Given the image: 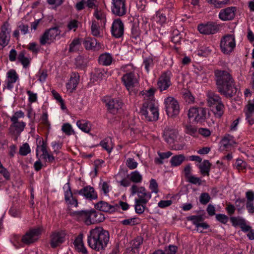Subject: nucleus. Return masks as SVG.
Segmentation results:
<instances>
[{
  "mask_svg": "<svg viewBox=\"0 0 254 254\" xmlns=\"http://www.w3.org/2000/svg\"><path fill=\"white\" fill-rule=\"evenodd\" d=\"M24 116V113L22 111H19L15 112L14 114L10 117L11 124L21 122L22 121H20L19 120L20 119L23 118Z\"/></svg>",
  "mask_w": 254,
  "mask_h": 254,
  "instance_id": "nucleus-42",
  "label": "nucleus"
},
{
  "mask_svg": "<svg viewBox=\"0 0 254 254\" xmlns=\"http://www.w3.org/2000/svg\"><path fill=\"white\" fill-rule=\"evenodd\" d=\"M234 137L229 134H225L221 141V144L225 148H228L236 144Z\"/></svg>",
  "mask_w": 254,
  "mask_h": 254,
  "instance_id": "nucleus-30",
  "label": "nucleus"
},
{
  "mask_svg": "<svg viewBox=\"0 0 254 254\" xmlns=\"http://www.w3.org/2000/svg\"><path fill=\"white\" fill-rule=\"evenodd\" d=\"M107 74L103 68H95L92 73V78L96 81H100L106 78Z\"/></svg>",
  "mask_w": 254,
  "mask_h": 254,
  "instance_id": "nucleus-32",
  "label": "nucleus"
},
{
  "mask_svg": "<svg viewBox=\"0 0 254 254\" xmlns=\"http://www.w3.org/2000/svg\"><path fill=\"white\" fill-rule=\"evenodd\" d=\"M235 166L239 170H242L246 168L247 163L243 160L238 159L235 163Z\"/></svg>",
  "mask_w": 254,
  "mask_h": 254,
  "instance_id": "nucleus-58",
  "label": "nucleus"
},
{
  "mask_svg": "<svg viewBox=\"0 0 254 254\" xmlns=\"http://www.w3.org/2000/svg\"><path fill=\"white\" fill-rule=\"evenodd\" d=\"M217 88L219 92L226 97H232L237 92L231 74L226 70L217 69L214 71Z\"/></svg>",
  "mask_w": 254,
  "mask_h": 254,
  "instance_id": "nucleus-1",
  "label": "nucleus"
},
{
  "mask_svg": "<svg viewBox=\"0 0 254 254\" xmlns=\"http://www.w3.org/2000/svg\"><path fill=\"white\" fill-rule=\"evenodd\" d=\"M36 76L38 77V80L39 81L43 82L45 81L47 77V71L44 70H39L36 74Z\"/></svg>",
  "mask_w": 254,
  "mask_h": 254,
  "instance_id": "nucleus-57",
  "label": "nucleus"
},
{
  "mask_svg": "<svg viewBox=\"0 0 254 254\" xmlns=\"http://www.w3.org/2000/svg\"><path fill=\"white\" fill-rule=\"evenodd\" d=\"M93 16L99 21L101 26H104L106 22V14L105 12L99 9L96 8L93 13Z\"/></svg>",
  "mask_w": 254,
  "mask_h": 254,
  "instance_id": "nucleus-29",
  "label": "nucleus"
},
{
  "mask_svg": "<svg viewBox=\"0 0 254 254\" xmlns=\"http://www.w3.org/2000/svg\"><path fill=\"white\" fill-rule=\"evenodd\" d=\"M154 19L157 23L160 25L164 24L167 20L166 16L160 12H156L155 16L154 17Z\"/></svg>",
  "mask_w": 254,
  "mask_h": 254,
  "instance_id": "nucleus-49",
  "label": "nucleus"
},
{
  "mask_svg": "<svg viewBox=\"0 0 254 254\" xmlns=\"http://www.w3.org/2000/svg\"><path fill=\"white\" fill-rule=\"evenodd\" d=\"M42 229L40 227L30 229L22 238V241L26 244H30L36 241L41 235Z\"/></svg>",
  "mask_w": 254,
  "mask_h": 254,
  "instance_id": "nucleus-12",
  "label": "nucleus"
},
{
  "mask_svg": "<svg viewBox=\"0 0 254 254\" xmlns=\"http://www.w3.org/2000/svg\"><path fill=\"white\" fill-rule=\"evenodd\" d=\"M75 248L83 254L87 253V250L85 248L83 242V235H79L75 239L74 242Z\"/></svg>",
  "mask_w": 254,
  "mask_h": 254,
  "instance_id": "nucleus-33",
  "label": "nucleus"
},
{
  "mask_svg": "<svg viewBox=\"0 0 254 254\" xmlns=\"http://www.w3.org/2000/svg\"><path fill=\"white\" fill-rule=\"evenodd\" d=\"M100 24L96 21L93 20L91 27L92 34L96 37L100 36Z\"/></svg>",
  "mask_w": 254,
  "mask_h": 254,
  "instance_id": "nucleus-46",
  "label": "nucleus"
},
{
  "mask_svg": "<svg viewBox=\"0 0 254 254\" xmlns=\"http://www.w3.org/2000/svg\"><path fill=\"white\" fill-rule=\"evenodd\" d=\"M130 180L135 183H141L142 180V175L137 171L132 172L130 174Z\"/></svg>",
  "mask_w": 254,
  "mask_h": 254,
  "instance_id": "nucleus-45",
  "label": "nucleus"
},
{
  "mask_svg": "<svg viewBox=\"0 0 254 254\" xmlns=\"http://www.w3.org/2000/svg\"><path fill=\"white\" fill-rule=\"evenodd\" d=\"M230 221L233 226L235 227L239 226L241 227L246 220L241 217H231Z\"/></svg>",
  "mask_w": 254,
  "mask_h": 254,
  "instance_id": "nucleus-47",
  "label": "nucleus"
},
{
  "mask_svg": "<svg viewBox=\"0 0 254 254\" xmlns=\"http://www.w3.org/2000/svg\"><path fill=\"white\" fill-rule=\"evenodd\" d=\"M86 50L98 51L102 48V45L95 38H86L83 42Z\"/></svg>",
  "mask_w": 254,
  "mask_h": 254,
  "instance_id": "nucleus-25",
  "label": "nucleus"
},
{
  "mask_svg": "<svg viewBox=\"0 0 254 254\" xmlns=\"http://www.w3.org/2000/svg\"><path fill=\"white\" fill-rule=\"evenodd\" d=\"M109 239L108 231L102 227H98L90 231L88 236V243L91 248L100 251L107 247Z\"/></svg>",
  "mask_w": 254,
  "mask_h": 254,
  "instance_id": "nucleus-2",
  "label": "nucleus"
},
{
  "mask_svg": "<svg viewBox=\"0 0 254 254\" xmlns=\"http://www.w3.org/2000/svg\"><path fill=\"white\" fill-rule=\"evenodd\" d=\"M197 132L196 128L191 125H187L185 127V132L192 136H194Z\"/></svg>",
  "mask_w": 254,
  "mask_h": 254,
  "instance_id": "nucleus-55",
  "label": "nucleus"
},
{
  "mask_svg": "<svg viewBox=\"0 0 254 254\" xmlns=\"http://www.w3.org/2000/svg\"><path fill=\"white\" fill-rule=\"evenodd\" d=\"M31 151L29 144L27 143H23L19 148V153L22 156H26Z\"/></svg>",
  "mask_w": 254,
  "mask_h": 254,
  "instance_id": "nucleus-50",
  "label": "nucleus"
},
{
  "mask_svg": "<svg viewBox=\"0 0 254 254\" xmlns=\"http://www.w3.org/2000/svg\"><path fill=\"white\" fill-rule=\"evenodd\" d=\"M65 235L63 232H55L50 237V245L51 248H56L60 246L65 241Z\"/></svg>",
  "mask_w": 254,
  "mask_h": 254,
  "instance_id": "nucleus-17",
  "label": "nucleus"
},
{
  "mask_svg": "<svg viewBox=\"0 0 254 254\" xmlns=\"http://www.w3.org/2000/svg\"><path fill=\"white\" fill-rule=\"evenodd\" d=\"M215 108L214 110V113L215 117L220 118H221L224 112L225 106L222 102H221L217 105H215Z\"/></svg>",
  "mask_w": 254,
  "mask_h": 254,
  "instance_id": "nucleus-41",
  "label": "nucleus"
},
{
  "mask_svg": "<svg viewBox=\"0 0 254 254\" xmlns=\"http://www.w3.org/2000/svg\"><path fill=\"white\" fill-rule=\"evenodd\" d=\"M149 189L151 190L152 192L157 193L158 192L157 183L153 179H151L150 181Z\"/></svg>",
  "mask_w": 254,
  "mask_h": 254,
  "instance_id": "nucleus-59",
  "label": "nucleus"
},
{
  "mask_svg": "<svg viewBox=\"0 0 254 254\" xmlns=\"http://www.w3.org/2000/svg\"><path fill=\"white\" fill-rule=\"evenodd\" d=\"M185 160V156L183 154H179L173 156L170 159V164L172 167L180 166Z\"/></svg>",
  "mask_w": 254,
  "mask_h": 254,
  "instance_id": "nucleus-37",
  "label": "nucleus"
},
{
  "mask_svg": "<svg viewBox=\"0 0 254 254\" xmlns=\"http://www.w3.org/2000/svg\"><path fill=\"white\" fill-rule=\"evenodd\" d=\"M129 190L132 196L135 194H137L138 198L135 199L142 201L144 203H147L151 198V193L147 191L143 187H138L136 185H133Z\"/></svg>",
  "mask_w": 254,
  "mask_h": 254,
  "instance_id": "nucleus-9",
  "label": "nucleus"
},
{
  "mask_svg": "<svg viewBox=\"0 0 254 254\" xmlns=\"http://www.w3.org/2000/svg\"><path fill=\"white\" fill-rule=\"evenodd\" d=\"M236 11L237 8L235 6L222 9L219 13V18L222 21L231 20L235 18Z\"/></svg>",
  "mask_w": 254,
  "mask_h": 254,
  "instance_id": "nucleus-19",
  "label": "nucleus"
},
{
  "mask_svg": "<svg viewBox=\"0 0 254 254\" xmlns=\"http://www.w3.org/2000/svg\"><path fill=\"white\" fill-rule=\"evenodd\" d=\"M207 101L210 106H213L222 102L220 96L211 91L207 93Z\"/></svg>",
  "mask_w": 254,
  "mask_h": 254,
  "instance_id": "nucleus-28",
  "label": "nucleus"
},
{
  "mask_svg": "<svg viewBox=\"0 0 254 254\" xmlns=\"http://www.w3.org/2000/svg\"><path fill=\"white\" fill-rule=\"evenodd\" d=\"M18 79V75L14 69L9 70L6 74L4 87L9 90L12 89Z\"/></svg>",
  "mask_w": 254,
  "mask_h": 254,
  "instance_id": "nucleus-20",
  "label": "nucleus"
},
{
  "mask_svg": "<svg viewBox=\"0 0 254 254\" xmlns=\"http://www.w3.org/2000/svg\"><path fill=\"white\" fill-rule=\"evenodd\" d=\"M62 130L67 135H70L73 133L71 126L68 123L64 124L62 126Z\"/></svg>",
  "mask_w": 254,
  "mask_h": 254,
  "instance_id": "nucleus-52",
  "label": "nucleus"
},
{
  "mask_svg": "<svg viewBox=\"0 0 254 254\" xmlns=\"http://www.w3.org/2000/svg\"><path fill=\"white\" fill-rule=\"evenodd\" d=\"M77 126L83 131L88 133L91 130V124L86 120H79L76 122Z\"/></svg>",
  "mask_w": 254,
  "mask_h": 254,
  "instance_id": "nucleus-35",
  "label": "nucleus"
},
{
  "mask_svg": "<svg viewBox=\"0 0 254 254\" xmlns=\"http://www.w3.org/2000/svg\"><path fill=\"white\" fill-rule=\"evenodd\" d=\"M79 81V75L78 73L73 72L71 74L69 81L66 84V87L69 92L75 90Z\"/></svg>",
  "mask_w": 254,
  "mask_h": 254,
  "instance_id": "nucleus-27",
  "label": "nucleus"
},
{
  "mask_svg": "<svg viewBox=\"0 0 254 254\" xmlns=\"http://www.w3.org/2000/svg\"><path fill=\"white\" fill-rule=\"evenodd\" d=\"M75 214L79 220L84 221L87 225L100 223L105 220L104 214L95 210L77 211Z\"/></svg>",
  "mask_w": 254,
  "mask_h": 254,
  "instance_id": "nucleus-5",
  "label": "nucleus"
},
{
  "mask_svg": "<svg viewBox=\"0 0 254 254\" xmlns=\"http://www.w3.org/2000/svg\"><path fill=\"white\" fill-rule=\"evenodd\" d=\"M216 219L217 221L223 224H226L229 220V218L225 214H218L216 215Z\"/></svg>",
  "mask_w": 254,
  "mask_h": 254,
  "instance_id": "nucleus-60",
  "label": "nucleus"
},
{
  "mask_svg": "<svg viewBox=\"0 0 254 254\" xmlns=\"http://www.w3.org/2000/svg\"><path fill=\"white\" fill-rule=\"evenodd\" d=\"M220 46L221 51L224 54H230L236 47L235 36L231 34L223 36L221 39Z\"/></svg>",
  "mask_w": 254,
  "mask_h": 254,
  "instance_id": "nucleus-7",
  "label": "nucleus"
},
{
  "mask_svg": "<svg viewBox=\"0 0 254 254\" xmlns=\"http://www.w3.org/2000/svg\"><path fill=\"white\" fill-rule=\"evenodd\" d=\"M197 29L200 33L205 35L214 34L218 30L217 26L214 23L210 22L199 24Z\"/></svg>",
  "mask_w": 254,
  "mask_h": 254,
  "instance_id": "nucleus-22",
  "label": "nucleus"
},
{
  "mask_svg": "<svg viewBox=\"0 0 254 254\" xmlns=\"http://www.w3.org/2000/svg\"><path fill=\"white\" fill-rule=\"evenodd\" d=\"M112 34L115 37L119 38L121 37L124 34V24L120 19L114 21L111 30Z\"/></svg>",
  "mask_w": 254,
  "mask_h": 254,
  "instance_id": "nucleus-23",
  "label": "nucleus"
},
{
  "mask_svg": "<svg viewBox=\"0 0 254 254\" xmlns=\"http://www.w3.org/2000/svg\"><path fill=\"white\" fill-rule=\"evenodd\" d=\"M18 60L21 63L24 67H27L30 64V59L25 57L24 52H21L17 57Z\"/></svg>",
  "mask_w": 254,
  "mask_h": 254,
  "instance_id": "nucleus-43",
  "label": "nucleus"
},
{
  "mask_svg": "<svg viewBox=\"0 0 254 254\" xmlns=\"http://www.w3.org/2000/svg\"><path fill=\"white\" fill-rule=\"evenodd\" d=\"M60 34V31L58 27H53L47 30L39 39L40 44L45 45L53 42L56 37Z\"/></svg>",
  "mask_w": 254,
  "mask_h": 254,
  "instance_id": "nucleus-10",
  "label": "nucleus"
},
{
  "mask_svg": "<svg viewBox=\"0 0 254 254\" xmlns=\"http://www.w3.org/2000/svg\"><path fill=\"white\" fill-rule=\"evenodd\" d=\"M207 109L202 107H192L188 112V118L190 122H203L206 119Z\"/></svg>",
  "mask_w": 254,
  "mask_h": 254,
  "instance_id": "nucleus-6",
  "label": "nucleus"
},
{
  "mask_svg": "<svg viewBox=\"0 0 254 254\" xmlns=\"http://www.w3.org/2000/svg\"><path fill=\"white\" fill-rule=\"evenodd\" d=\"M230 0H207L210 3L213 4L215 7L221 8L229 4Z\"/></svg>",
  "mask_w": 254,
  "mask_h": 254,
  "instance_id": "nucleus-44",
  "label": "nucleus"
},
{
  "mask_svg": "<svg viewBox=\"0 0 254 254\" xmlns=\"http://www.w3.org/2000/svg\"><path fill=\"white\" fill-rule=\"evenodd\" d=\"M147 203H144L142 201L139 200H134V209L135 211L138 214H142L146 208V204Z\"/></svg>",
  "mask_w": 254,
  "mask_h": 254,
  "instance_id": "nucleus-40",
  "label": "nucleus"
},
{
  "mask_svg": "<svg viewBox=\"0 0 254 254\" xmlns=\"http://www.w3.org/2000/svg\"><path fill=\"white\" fill-rule=\"evenodd\" d=\"M98 2L97 0H86V4L87 6L89 8H98Z\"/></svg>",
  "mask_w": 254,
  "mask_h": 254,
  "instance_id": "nucleus-64",
  "label": "nucleus"
},
{
  "mask_svg": "<svg viewBox=\"0 0 254 254\" xmlns=\"http://www.w3.org/2000/svg\"><path fill=\"white\" fill-rule=\"evenodd\" d=\"M145 101L142 105L140 113L147 121H155L159 116L158 107L155 105V101L153 100L154 90L150 89L145 91Z\"/></svg>",
  "mask_w": 254,
  "mask_h": 254,
  "instance_id": "nucleus-3",
  "label": "nucleus"
},
{
  "mask_svg": "<svg viewBox=\"0 0 254 254\" xmlns=\"http://www.w3.org/2000/svg\"><path fill=\"white\" fill-rule=\"evenodd\" d=\"M96 209L99 211L113 213L119 209V205L117 204H111L104 201H100L95 205Z\"/></svg>",
  "mask_w": 254,
  "mask_h": 254,
  "instance_id": "nucleus-21",
  "label": "nucleus"
},
{
  "mask_svg": "<svg viewBox=\"0 0 254 254\" xmlns=\"http://www.w3.org/2000/svg\"><path fill=\"white\" fill-rule=\"evenodd\" d=\"M11 28L7 22H5L1 26L0 32V49H2L7 46L10 40Z\"/></svg>",
  "mask_w": 254,
  "mask_h": 254,
  "instance_id": "nucleus-13",
  "label": "nucleus"
},
{
  "mask_svg": "<svg viewBox=\"0 0 254 254\" xmlns=\"http://www.w3.org/2000/svg\"><path fill=\"white\" fill-rule=\"evenodd\" d=\"M188 221H190L196 228L202 222L204 221V217L202 215H191L187 217Z\"/></svg>",
  "mask_w": 254,
  "mask_h": 254,
  "instance_id": "nucleus-38",
  "label": "nucleus"
},
{
  "mask_svg": "<svg viewBox=\"0 0 254 254\" xmlns=\"http://www.w3.org/2000/svg\"><path fill=\"white\" fill-rule=\"evenodd\" d=\"M126 165L129 169L132 170L135 169L137 167L138 163L134 159L128 158L127 159Z\"/></svg>",
  "mask_w": 254,
  "mask_h": 254,
  "instance_id": "nucleus-54",
  "label": "nucleus"
},
{
  "mask_svg": "<svg viewBox=\"0 0 254 254\" xmlns=\"http://www.w3.org/2000/svg\"><path fill=\"white\" fill-rule=\"evenodd\" d=\"M211 197L209 193H202L199 196V201L201 204L205 205L210 200Z\"/></svg>",
  "mask_w": 254,
  "mask_h": 254,
  "instance_id": "nucleus-51",
  "label": "nucleus"
},
{
  "mask_svg": "<svg viewBox=\"0 0 254 254\" xmlns=\"http://www.w3.org/2000/svg\"><path fill=\"white\" fill-rule=\"evenodd\" d=\"M125 73L122 81L129 93H135L139 87V77L134 73L135 68L132 64H127L122 67Z\"/></svg>",
  "mask_w": 254,
  "mask_h": 254,
  "instance_id": "nucleus-4",
  "label": "nucleus"
},
{
  "mask_svg": "<svg viewBox=\"0 0 254 254\" xmlns=\"http://www.w3.org/2000/svg\"><path fill=\"white\" fill-rule=\"evenodd\" d=\"M211 167V164L207 160H204L199 165L201 173L203 176H209Z\"/></svg>",
  "mask_w": 254,
  "mask_h": 254,
  "instance_id": "nucleus-36",
  "label": "nucleus"
},
{
  "mask_svg": "<svg viewBox=\"0 0 254 254\" xmlns=\"http://www.w3.org/2000/svg\"><path fill=\"white\" fill-rule=\"evenodd\" d=\"M74 193L82 195L90 200H95L98 198L97 192L94 188L90 186H85L82 189L76 190Z\"/></svg>",
  "mask_w": 254,
  "mask_h": 254,
  "instance_id": "nucleus-18",
  "label": "nucleus"
},
{
  "mask_svg": "<svg viewBox=\"0 0 254 254\" xmlns=\"http://www.w3.org/2000/svg\"><path fill=\"white\" fill-rule=\"evenodd\" d=\"M143 65L146 71L148 72L150 69L152 68L154 65L153 60L152 58L148 57L144 59Z\"/></svg>",
  "mask_w": 254,
  "mask_h": 254,
  "instance_id": "nucleus-48",
  "label": "nucleus"
},
{
  "mask_svg": "<svg viewBox=\"0 0 254 254\" xmlns=\"http://www.w3.org/2000/svg\"><path fill=\"white\" fill-rule=\"evenodd\" d=\"M177 134L178 132L176 129L167 127L163 131V136L165 141L171 144L176 139Z\"/></svg>",
  "mask_w": 254,
  "mask_h": 254,
  "instance_id": "nucleus-24",
  "label": "nucleus"
},
{
  "mask_svg": "<svg viewBox=\"0 0 254 254\" xmlns=\"http://www.w3.org/2000/svg\"><path fill=\"white\" fill-rule=\"evenodd\" d=\"M26 126V123L21 122L18 123L11 124L9 127V131L16 137V139L20 135L21 133L24 130Z\"/></svg>",
  "mask_w": 254,
  "mask_h": 254,
  "instance_id": "nucleus-26",
  "label": "nucleus"
},
{
  "mask_svg": "<svg viewBox=\"0 0 254 254\" xmlns=\"http://www.w3.org/2000/svg\"><path fill=\"white\" fill-rule=\"evenodd\" d=\"M171 76L172 73L169 70L161 74L157 81L158 88L161 91L167 90L171 85Z\"/></svg>",
  "mask_w": 254,
  "mask_h": 254,
  "instance_id": "nucleus-15",
  "label": "nucleus"
},
{
  "mask_svg": "<svg viewBox=\"0 0 254 254\" xmlns=\"http://www.w3.org/2000/svg\"><path fill=\"white\" fill-rule=\"evenodd\" d=\"M82 40L79 38L74 39L69 45V51L76 52L82 49Z\"/></svg>",
  "mask_w": 254,
  "mask_h": 254,
  "instance_id": "nucleus-34",
  "label": "nucleus"
},
{
  "mask_svg": "<svg viewBox=\"0 0 254 254\" xmlns=\"http://www.w3.org/2000/svg\"><path fill=\"white\" fill-rule=\"evenodd\" d=\"M178 247L176 246L170 245L165 248V251L166 254H176L178 251Z\"/></svg>",
  "mask_w": 254,
  "mask_h": 254,
  "instance_id": "nucleus-53",
  "label": "nucleus"
},
{
  "mask_svg": "<svg viewBox=\"0 0 254 254\" xmlns=\"http://www.w3.org/2000/svg\"><path fill=\"white\" fill-rule=\"evenodd\" d=\"M86 0H81L77 2L74 5V7L77 11L84 9L85 7Z\"/></svg>",
  "mask_w": 254,
  "mask_h": 254,
  "instance_id": "nucleus-61",
  "label": "nucleus"
},
{
  "mask_svg": "<svg viewBox=\"0 0 254 254\" xmlns=\"http://www.w3.org/2000/svg\"><path fill=\"white\" fill-rule=\"evenodd\" d=\"M159 157H156L154 159L155 164L161 165L163 163V160L165 159L169 158L172 155V153L170 151L166 152H158L157 153Z\"/></svg>",
  "mask_w": 254,
  "mask_h": 254,
  "instance_id": "nucleus-39",
  "label": "nucleus"
},
{
  "mask_svg": "<svg viewBox=\"0 0 254 254\" xmlns=\"http://www.w3.org/2000/svg\"><path fill=\"white\" fill-rule=\"evenodd\" d=\"M41 123L44 125L45 127H47L48 129H49L50 127V124L48 119V114L46 112L43 113L42 116L41 117Z\"/></svg>",
  "mask_w": 254,
  "mask_h": 254,
  "instance_id": "nucleus-56",
  "label": "nucleus"
},
{
  "mask_svg": "<svg viewBox=\"0 0 254 254\" xmlns=\"http://www.w3.org/2000/svg\"><path fill=\"white\" fill-rule=\"evenodd\" d=\"M165 109L168 116L173 117L180 112V107L178 101L173 97H168L164 100Z\"/></svg>",
  "mask_w": 254,
  "mask_h": 254,
  "instance_id": "nucleus-8",
  "label": "nucleus"
},
{
  "mask_svg": "<svg viewBox=\"0 0 254 254\" xmlns=\"http://www.w3.org/2000/svg\"><path fill=\"white\" fill-rule=\"evenodd\" d=\"M172 204L171 200H161L158 203V206L161 208H165Z\"/></svg>",
  "mask_w": 254,
  "mask_h": 254,
  "instance_id": "nucleus-63",
  "label": "nucleus"
},
{
  "mask_svg": "<svg viewBox=\"0 0 254 254\" xmlns=\"http://www.w3.org/2000/svg\"><path fill=\"white\" fill-rule=\"evenodd\" d=\"M63 189L64 190V199L66 204L70 207H77V199L73 195L69 183H66Z\"/></svg>",
  "mask_w": 254,
  "mask_h": 254,
  "instance_id": "nucleus-14",
  "label": "nucleus"
},
{
  "mask_svg": "<svg viewBox=\"0 0 254 254\" xmlns=\"http://www.w3.org/2000/svg\"><path fill=\"white\" fill-rule=\"evenodd\" d=\"M64 2V0H47V2L51 5H54L55 8L61 6Z\"/></svg>",
  "mask_w": 254,
  "mask_h": 254,
  "instance_id": "nucleus-62",
  "label": "nucleus"
},
{
  "mask_svg": "<svg viewBox=\"0 0 254 254\" xmlns=\"http://www.w3.org/2000/svg\"><path fill=\"white\" fill-rule=\"evenodd\" d=\"M113 60V58L111 54L107 53L101 54L98 59L99 63L105 66L111 65Z\"/></svg>",
  "mask_w": 254,
  "mask_h": 254,
  "instance_id": "nucleus-31",
  "label": "nucleus"
},
{
  "mask_svg": "<svg viewBox=\"0 0 254 254\" xmlns=\"http://www.w3.org/2000/svg\"><path fill=\"white\" fill-rule=\"evenodd\" d=\"M112 12L118 16H122L126 14L127 8L124 0H112Z\"/></svg>",
  "mask_w": 254,
  "mask_h": 254,
  "instance_id": "nucleus-16",
  "label": "nucleus"
},
{
  "mask_svg": "<svg viewBox=\"0 0 254 254\" xmlns=\"http://www.w3.org/2000/svg\"><path fill=\"white\" fill-rule=\"evenodd\" d=\"M109 112L113 114H117L123 105L122 101L118 98L105 97L103 99Z\"/></svg>",
  "mask_w": 254,
  "mask_h": 254,
  "instance_id": "nucleus-11",
  "label": "nucleus"
}]
</instances>
